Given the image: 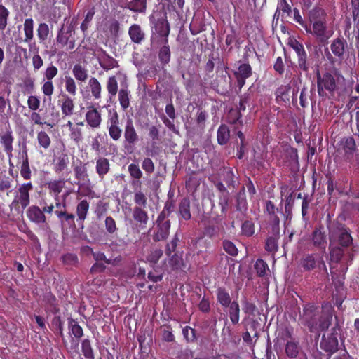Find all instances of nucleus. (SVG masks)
Returning <instances> with one entry per match:
<instances>
[{
  "mask_svg": "<svg viewBox=\"0 0 359 359\" xmlns=\"http://www.w3.org/2000/svg\"><path fill=\"white\" fill-rule=\"evenodd\" d=\"M55 215L58 219L62 227H69L75 229V218L76 215L73 213L68 212L67 210H55Z\"/></svg>",
  "mask_w": 359,
  "mask_h": 359,
  "instance_id": "4be33fe9",
  "label": "nucleus"
},
{
  "mask_svg": "<svg viewBox=\"0 0 359 359\" xmlns=\"http://www.w3.org/2000/svg\"><path fill=\"white\" fill-rule=\"evenodd\" d=\"M20 175L25 180H30L32 177V171L29 167V158L27 154H25V157L23 158L20 166Z\"/></svg>",
  "mask_w": 359,
  "mask_h": 359,
  "instance_id": "13d9d810",
  "label": "nucleus"
},
{
  "mask_svg": "<svg viewBox=\"0 0 359 359\" xmlns=\"http://www.w3.org/2000/svg\"><path fill=\"white\" fill-rule=\"evenodd\" d=\"M217 302L224 308H227L232 303L229 291L224 287H219L216 290Z\"/></svg>",
  "mask_w": 359,
  "mask_h": 359,
  "instance_id": "7c9ffc66",
  "label": "nucleus"
},
{
  "mask_svg": "<svg viewBox=\"0 0 359 359\" xmlns=\"http://www.w3.org/2000/svg\"><path fill=\"white\" fill-rule=\"evenodd\" d=\"M304 29L307 34H311L321 43L326 42L332 34L327 29V21L307 24Z\"/></svg>",
  "mask_w": 359,
  "mask_h": 359,
  "instance_id": "6e6552de",
  "label": "nucleus"
},
{
  "mask_svg": "<svg viewBox=\"0 0 359 359\" xmlns=\"http://www.w3.org/2000/svg\"><path fill=\"white\" fill-rule=\"evenodd\" d=\"M130 90L128 86L122 87L118 93V97L120 105L123 110L130 107Z\"/></svg>",
  "mask_w": 359,
  "mask_h": 359,
  "instance_id": "c03bdc74",
  "label": "nucleus"
},
{
  "mask_svg": "<svg viewBox=\"0 0 359 359\" xmlns=\"http://www.w3.org/2000/svg\"><path fill=\"white\" fill-rule=\"evenodd\" d=\"M37 142L40 147L48 149L51 144V140L48 133L43 130H41L37 133Z\"/></svg>",
  "mask_w": 359,
  "mask_h": 359,
  "instance_id": "bf43d9fd",
  "label": "nucleus"
},
{
  "mask_svg": "<svg viewBox=\"0 0 359 359\" xmlns=\"http://www.w3.org/2000/svg\"><path fill=\"white\" fill-rule=\"evenodd\" d=\"M320 316L318 306L309 303L304 306L300 320L311 332L318 333V322Z\"/></svg>",
  "mask_w": 359,
  "mask_h": 359,
  "instance_id": "20e7f679",
  "label": "nucleus"
},
{
  "mask_svg": "<svg viewBox=\"0 0 359 359\" xmlns=\"http://www.w3.org/2000/svg\"><path fill=\"white\" fill-rule=\"evenodd\" d=\"M72 74L74 79L81 83H84L88 77V69L81 64H76L72 68Z\"/></svg>",
  "mask_w": 359,
  "mask_h": 359,
  "instance_id": "72a5a7b5",
  "label": "nucleus"
},
{
  "mask_svg": "<svg viewBox=\"0 0 359 359\" xmlns=\"http://www.w3.org/2000/svg\"><path fill=\"white\" fill-rule=\"evenodd\" d=\"M123 147L128 151H132L139 140V135L131 118H128L123 129Z\"/></svg>",
  "mask_w": 359,
  "mask_h": 359,
  "instance_id": "1a4fd4ad",
  "label": "nucleus"
},
{
  "mask_svg": "<svg viewBox=\"0 0 359 359\" xmlns=\"http://www.w3.org/2000/svg\"><path fill=\"white\" fill-rule=\"evenodd\" d=\"M229 308V316L233 325H237L240 320V306L237 301H233Z\"/></svg>",
  "mask_w": 359,
  "mask_h": 359,
  "instance_id": "37998d69",
  "label": "nucleus"
},
{
  "mask_svg": "<svg viewBox=\"0 0 359 359\" xmlns=\"http://www.w3.org/2000/svg\"><path fill=\"white\" fill-rule=\"evenodd\" d=\"M88 86L94 99L100 100L101 98L102 85L98 79L95 77H90L88 80Z\"/></svg>",
  "mask_w": 359,
  "mask_h": 359,
  "instance_id": "f704fd0d",
  "label": "nucleus"
},
{
  "mask_svg": "<svg viewBox=\"0 0 359 359\" xmlns=\"http://www.w3.org/2000/svg\"><path fill=\"white\" fill-rule=\"evenodd\" d=\"M61 260L65 265L68 266H75L79 263L77 255L70 252L62 255Z\"/></svg>",
  "mask_w": 359,
  "mask_h": 359,
  "instance_id": "69168bd1",
  "label": "nucleus"
},
{
  "mask_svg": "<svg viewBox=\"0 0 359 359\" xmlns=\"http://www.w3.org/2000/svg\"><path fill=\"white\" fill-rule=\"evenodd\" d=\"M222 247L224 250L232 257L238 255V250L236 245L231 241L224 239L222 241Z\"/></svg>",
  "mask_w": 359,
  "mask_h": 359,
  "instance_id": "338daca9",
  "label": "nucleus"
},
{
  "mask_svg": "<svg viewBox=\"0 0 359 359\" xmlns=\"http://www.w3.org/2000/svg\"><path fill=\"white\" fill-rule=\"evenodd\" d=\"M13 179L8 176H4L0 178V196L6 194V196H10L13 192Z\"/></svg>",
  "mask_w": 359,
  "mask_h": 359,
  "instance_id": "4c0bfd02",
  "label": "nucleus"
},
{
  "mask_svg": "<svg viewBox=\"0 0 359 359\" xmlns=\"http://www.w3.org/2000/svg\"><path fill=\"white\" fill-rule=\"evenodd\" d=\"M81 351L86 359H95L94 350L88 339H85L81 341Z\"/></svg>",
  "mask_w": 359,
  "mask_h": 359,
  "instance_id": "5fc2aeb1",
  "label": "nucleus"
},
{
  "mask_svg": "<svg viewBox=\"0 0 359 359\" xmlns=\"http://www.w3.org/2000/svg\"><path fill=\"white\" fill-rule=\"evenodd\" d=\"M320 263L325 266L323 257L316 253L306 254L300 259V266L305 271L315 269Z\"/></svg>",
  "mask_w": 359,
  "mask_h": 359,
  "instance_id": "2eb2a0df",
  "label": "nucleus"
},
{
  "mask_svg": "<svg viewBox=\"0 0 359 359\" xmlns=\"http://www.w3.org/2000/svg\"><path fill=\"white\" fill-rule=\"evenodd\" d=\"M128 170L130 176L134 180L131 182L133 187H141L142 182L140 180L142 177L143 172L139 165L135 163H131L128 165Z\"/></svg>",
  "mask_w": 359,
  "mask_h": 359,
  "instance_id": "c85d7f7f",
  "label": "nucleus"
},
{
  "mask_svg": "<svg viewBox=\"0 0 359 359\" xmlns=\"http://www.w3.org/2000/svg\"><path fill=\"white\" fill-rule=\"evenodd\" d=\"M179 219L189 221L191 219V201L188 197L182 198L178 205Z\"/></svg>",
  "mask_w": 359,
  "mask_h": 359,
  "instance_id": "a878e982",
  "label": "nucleus"
},
{
  "mask_svg": "<svg viewBox=\"0 0 359 359\" xmlns=\"http://www.w3.org/2000/svg\"><path fill=\"white\" fill-rule=\"evenodd\" d=\"M79 126H83L84 123L83 121L76 123V126L75 128H72L69 131V137L72 140H73L76 144H79L83 140V133L82 130L79 127Z\"/></svg>",
  "mask_w": 359,
  "mask_h": 359,
  "instance_id": "09e8293b",
  "label": "nucleus"
},
{
  "mask_svg": "<svg viewBox=\"0 0 359 359\" xmlns=\"http://www.w3.org/2000/svg\"><path fill=\"white\" fill-rule=\"evenodd\" d=\"M351 233V229L343 222H335L329 227V250L332 262L339 263L346 253L351 260L353 259V251L350 250L353 244Z\"/></svg>",
  "mask_w": 359,
  "mask_h": 359,
  "instance_id": "f257e3e1",
  "label": "nucleus"
},
{
  "mask_svg": "<svg viewBox=\"0 0 359 359\" xmlns=\"http://www.w3.org/2000/svg\"><path fill=\"white\" fill-rule=\"evenodd\" d=\"M65 186V179L50 181L48 183V188L50 193L55 195V199L57 200L58 195L62 192Z\"/></svg>",
  "mask_w": 359,
  "mask_h": 359,
  "instance_id": "79ce46f5",
  "label": "nucleus"
},
{
  "mask_svg": "<svg viewBox=\"0 0 359 359\" xmlns=\"http://www.w3.org/2000/svg\"><path fill=\"white\" fill-rule=\"evenodd\" d=\"M69 164V159L68 155L67 154H62L56 159V163L54 165V171L57 174H60L67 169Z\"/></svg>",
  "mask_w": 359,
  "mask_h": 359,
  "instance_id": "ea45409f",
  "label": "nucleus"
},
{
  "mask_svg": "<svg viewBox=\"0 0 359 359\" xmlns=\"http://www.w3.org/2000/svg\"><path fill=\"white\" fill-rule=\"evenodd\" d=\"M128 8L137 13H144L147 9V0H130Z\"/></svg>",
  "mask_w": 359,
  "mask_h": 359,
  "instance_id": "6e6d98bb",
  "label": "nucleus"
},
{
  "mask_svg": "<svg viewBox=\"0 0 359 359\" xmlns=\"http://www.w3.org/2000/svg\"><path fill=\"white\" fill-rule=\"evenodd\" d=\"M340 150L343 152L344 161L349 164L350 168H359V152L353 137H343L340 141L338 151Z\"/></svg>",
  "mask_w": 359,
  "mask_h": 359,
  "instance_id": "7ed1b4c3",
  "label": "nucleus"
},
{
  "mask_svg": "<svg viewBox=\"0 0 359 359\" xmlns=\"http://www.w3.org/2000/svg\"><path fill=\"white\" fill-rule=\"evenodd\" d=\"M158 60L163 65H167L170 62L171 58V52L168 42L167 43H163V46L160 48L158 51Z\"/></svg>",
  "mask_w": 359,
  "mask_h": 359,
  "instance_id": "49530a36",
  "label": "nucleus"
},
{
  "mask_svg": "<svg viewBox=\"0 0 359 359\" xmlns=\"http://www.w3.org/2000/svg\"><path fill=\"white\" fill-rule=\"evenodd\" d=\"M230 137V131L226 125H221L217 133V139L218 144L220 145H224L226 144Z\"/></svg>",
  "mask_w": 359,
  "mask_h": 359,
  "instance_id": "a18cd8bd",
  "label": "nucleus"
},
{
  "mask_svg": "<svg viewBox=\"0 0 359 359\" xmlns=\"http://www.w3.org/2000/svg\"><path fill=\"white\" fill-rule=\"evenodd\" d=\"M341 327L339 323L337 322L334 326L331 329V332L326 334H323L320 343V348L324 351L327 355H331L338 351V332Z\"/></svg>",
  "mask_w": 359,
  "mask_h": 359,
  "instance_id": "39448f33",
  "label": "nucleus"
},
{
  "mask_svg": "<svg viewBox=\"0 0 359 359\" xmlns=\"http://www.w3.org/2000/svg\"><path fill=\"white\" fill-rule=\"evenodd\" d=\"M107 128L111 140L115 142L121 140L123 129L121 127L119 115L116 110L109 112L107 122Z\"/></svg>",
  "mask_w": 359,
  "mask_h": 359,
  "instance_id": "9d476101",
  "label": "nucleus"
},
{
  "mask_svg": "<svg viewBox=\"0 0 359 359\" xmlns=\"http://www.w3.org/2000/svg\"><path fill=\"white\" fill-rule=\"evenodd\" d=\"M27 208L26 215L30 222L36 224H46V217L39 206L32 205Z\"/></svg>",
  "mask_w": 359,
  "mask_h": 359,
  "instance_id": "aec40b11",
  "label": "nucleus"
},
{
  "mask_svg": "<svg viewBox=\"0 0 359 359\" xmlns=\"http://www.w3.org/2000/svg\"><path fill=\"white\" fill-rule=\"evenodd\" d=\"M34 185L31 181L19 184L14 192V197L9 205L10 210L18 214H22L25 209L29 207L31 202V191Z\"/></svg>",
  "mask_w": 359,
  "mask_h": 359,
  "instance_id": "f03ea898",
  "label": "nucleus"
},
{
  "mask_svg": "<svg viewBox=\"0 0 359 359\" xmlns=\"http://www.w3.org/2000/svg\"><path fill=\"white\" fill-rule=\"evenodd\" d=\"M252 74V67L249 62H245L240 65L238 70L234 72V76L236 79L237 86L241 90L245 83V80L250 77Z\"/></svg>",
  "mask_w": 359,
  "mask_h": 359,
  "instance_id": "a211bd4d",
  "label": "nucleus"
},
{
  "mask_svg": "<svg viewBox=\"0 0 359 359\" xmlns=\"http://www.w3.org/2000/svg\"><path fill=\"white\" fill-rule=\"evenodd\" d=\"M273 231L274 233L273 236H269L265 243V250L270 253H275L278 251L279 238V231L277 227H273Z\"/></svg>",
  "mask_w": 359,
  "mask_h": 359,
  "instance_id": "c756f323",
  "label": "nucleus"
},
{
  "mask_svg": "<svg viewBox=\"0 0 359 359\" xmlns=\"http://www.w3.org/2000/svg\"><path fill=\"white\" fill-rule=\"evenodd\" d=\"M182 334L187 343H195L197 341L196 330L190 326H185L182 329Z\"/></svg>",
  "mask_w": 359,
  "mask_h": 359,
  "instance_id": "e2e57ef3",
  "label": "nucleus"
},
{
  "mask_svg": "<svg viewBox=\"0 0 359 359\" xmlns=\"http://www.w3.org/2000/svg\"><path fill=\"white\" fill-rule=\"evenodd\" d=\"M118 81L115 76H111L108 78L106 88L110 98L116 96L118 92Z\"/></svg>",
  "mask_w": 359,
  "mask_h": 359,
  "instance_id": "603ef678",
  "label": "nucleus"
},
{
  "mask_svg": "<svg viewBox=\"0 0 359 359\" xmlns=\"http://www.w3.org/2000/svg\"><path fill=\"white\" fill-rule=\"evenodd\" d=\"M317 88L320 97H327L329 93H333L337 87L334 76L330 72H325L320 74L318 71L317 74Z\"/></svg>",
  "mask_w": 359,
  "mask_h": 359,
  "instance_id": "423d86ee",
  "label": "nucleus"
},
{
  "mask_svg": "<svg viewBox=\"0 0 359 359\" xmlns=\"http://www.w3.org/2000/svg\"><path fill=\"white\" fill-rule=\"evenodd\" d=\"M87 111L85 114V121L91 128H100L102 123V114L99 107H96L90 103L86 107Z\"/></svg>",
  "mask_w": 359,
  "mask_h": 359,
  "instance_id": "ddd939ff",
  "label": "nucleus"
},
{
  "mask_svg": "<svg viewBox=\"0 0 359 359\" xmlns=\"http://www.w3.org/2000/svg\"><path fill=\"white\" fill-rule=\"evenodd\" d=\"M110 166L109 161L107 158L100 156L96 159L95 171L100 179L104 178L110 170Z\"/></svg>",
  "mask_w": 359,
  "mask_h": 359,
  "instance_id": "cd10ccee",
  "label": "nucleus"
},
{
  "mask_svg": "<svg viewBox=\"0 0 359 359\" xmlns=\"http://www.w3.org/2000/svg\"><path fill=\"white\" fill-rule=\"evenodd\" d=\"M241 234L246 237H251L255 231V224L252 219L245 220L241 227Z\"/></svg>",
  "mask_w": 359,
  "mask_h": 359,
  "instance_id": "4d7b16f0",
  "label": "nucleus"
},
{
  "mask_svg": "<svg viewBox=\"0 0 359 359\" xmlns=\"http://www.w3.org/2000/svg\"><path fill=\"white\" fill-rule=\"evenodd\" d=\"M242 111L238 109H231L226 117V122L231 125L243 126Z\"/></svg>",
  "mask_w": 359,
  "mask_h": 359,
  "instance_id": "e433bc0d",
  "label": "nucleus"
},
{
  "mask_svg": "<svg viewBox=\"0 0 359 359\" xmlns=\"http://www.w3.org/2000/svg\"><path fill=\"white\" fill-rule=\"evenodd\" d=\"M297 63L299 69L304 72H308L310 67V61L308 60V56L306 50L297 55Z\"/></svg>",
  "mask_w": 359,
  "mask_h": 359,
  "instance_id": "052dcab7",
  "label": "nucleus"
},
{
  "mask_svg": "<svg viewBox=\"0 0 359 359\" xmlns=\"http://www.w3.org/2000/svg\"><path fill=\"white\" fill-rule=\"evenodd\" d=\"M36 33L39 43H42L45 42L48 39L50 34L48 25L45 22L39 23L36 29Z\"/></svg>",
  "mask_w": 359,
  "mask_h": 359,
  "instance_id": "3c124183",
  "label": "nucleus"
},
{
  "mask_svg": "<svg viewBox=\"0 0 359 359\" xmlns=\"http://www.w3.org/2000/svg\"><path fill=\"white\" fill-rule=\"evenodd\" d=\"M74 32L71 26L67 29L62 27L57 32L56 36V43L61 48H65L66 50H72L75 48Z\"/></svg>",
  "mask_w": 359,
  "mask_h": 359,
  "instance_id": "9b49d317",
  "label": "nucleus"
},
{
  "mask_svg": "<svg viewBox=\"0 0 359 359\" xmlns=\"http://www.w3.org/2000/svg\"><path fill=\"white\" fill-rule=\"evenodd\" d=\"M291 88L289 85H281L279 86L276 92V99L278 102H287L290 101V90Z\"/></svg>",
  "mask_w": 359,
  "mask_h": 359,
  "instance_id": "a19ab883",
  "label": "nucleus"
},
{
  "mask_svg": "<svg viewBox=\"0 0 359 359\" xmlns=\"http://www.w3.org/2000/svg\"><path fill=\"white\" fill-rule=\"evenodd\" d=\"M97 60L100 67L105 71L119 67L118 62L103 49H100V53L97 55Z\"/></svg>",
  "mask_w": 359,
  "mask_h": 359,
  "instance_id": "6ab92c4d",
  "label": "nucleus"
},
{
  "mask_svg": "<svg viewBox=\"0 0 359 359\" xmlns=\"http://www.w3.org/2000/svg\"><path fill=\"white\" fill-rule=\"evenodd\" d=\"M10 91L8 93V97L6 98L4 96H0V120L7 121L8 120V113L11 111V106L10 100L8 98Z\"/></svg>",
  "mask_w": 359,
  "mask_h": 359,
  "instance_id": "c9c22d12",
  "label": "nucleus"
},
{
  "mask_svg": "<svg viewBox=\"0 0 359 359\" xmlns=\"http://www.w3.org/2000/svg\"><path fill=\"white\" fill-rule=\"evenodd\" d=\"M68 327L71 333L76 339H80L83 335V330L81 326H80L78 322L72 318H68Z\"/></svg>",
  "mask_w": 359,
  "mask_h": 359,
  "instance_id": "de8ad7c7",
  "label": "nucleus"
},
{
  "mask_svg": "<svg viewBox=\"0 0 359 359\" xmlns=\"http://www.w3.org/2000/svg\"><path fill=\"white\" fill-rule=\"evenodd\" d=\"M9 15L8 9L0 4V30L4 31L6 28Z\"/></svg>",
  "mask_w": 359,
  "mask_h": 359,
  "instance_id": "0e129e2a",
  "label": "nucleus"
},
{
  "mask_svg": "<svg viewBox=\"0 0 359 359\" xmlns=\"http://www.w3.org/2000/svg\"><path fill=\"white\" fill-rule=\"evenodd\" d=\"M285 336L286 338L290 339L285 346L286 355L292 359L297 358L301 351L299 342L292 337V332L287 328L285 330Z\"/></svg>",
  "mask_w": 359,
  "mask_h": 359,
  "instance_id": "dca6fc26",
  "label": "nucleus"
},
{
  "mask_svg": "<svg viewBox=\"0 0 359 359\" xmlns=\"http://www.w3.org/2000/svg\"><path fill=\"white\" fill-rule=\"evenodd\" d=\"M34 20L32 18H26L23 23V32L25 38L23 42H29L34 40Z\"/></svg>",
  "mask_w": 359,
  "mask_h": 359,
  "instance_id": "58836bf2",
  "label": "nucleus"
},
{
  "mask_svg": "<svg viewBox=\"0 0 359 359\" xmlns=\"http://www.w3.org/2000/svg\"><path fill=\"white\" fill-rule=\"evenodd\" d=\"M171 227L170 221L163 223L154 222L152 238L154 242L166 241L169 236Z\"/></svg>",
  "mask_w": 359,
  "mask_h": 359,
  "instance_id": "4468645a",
  "label": "nucleus"
},
{
  "mask_svg": "<svg viewBox=\"0 0 359 359\" xmlns=\"http://www.w3.org/2000/svg\"><path fill=\"white\" fill-rule=\"evenodd\" d=\"M326 12L320 7H314L308 13V18L310 23L326 21Z\"/></svg>",
  "mask_w": 359,
  "mask_h": 359,
  "instance_id": "473e14b6",
  "label": "nucleus"
},
{
  "mask_svg": "<svg viewBox=\"0 0 359 359\" xmlns=\"http://www.w3.org/2000/svg\"><path fill=\"white\" fill-rule=\"evenodd\" d=\"M133 218L137 222L139 227L144 229L149 221V215L144 208L135 206L133 209Z\"/></svg>",
  "mask_w": 359,
  "mask_h": 359,
  "instance_id": "bb28decb",
  "label": "nucleus"
},
{
  "mask_svg": "<svg viewBox=\"0 0 359 359\" xmlns=\"http://www.w3.org/2000/svg\"><path fill=\"white\" fill-rule=\"evenodd\" d=\"M14 137L11 128L0 135V144L8 158L13 156Z\"/></svg>",
  "mask_w": 359,
  "mask_h": 359,
  "instance_id": "412c9836",
  "label": "nucleus"
},
{
  "mask_svg": "<svg viewBox=\"0 0 359 359\" xmlns=\"http://www.w3.org/2000/svg\"><path fill=\"white\" fill-rule=\"evenodd\" d=\"M65 90L71 95L75 96L76 95V84L75 79L72 78L69 75H65Z\"/></svg>",
  "mask_w": 359,
  "mask_h": 359,
  "instance_id": "680f3d73",
  "label": "nucleus"
},
{
  "mask_svg": "<svg viewBox=\"0 0 359 359\" xmlns=\"http://www.w3.org/2000/svg\"><path fill=\"white\" fill-rule=\"evenodd\" d=\"M346 47L347 41L341 36L334 39L330 44V50L332 53L336 57L340 60L343 59Z\"/></svg>",
  "mask_w": 359,
  "mask_h": 359,
  "instance_id": "b1692460",
  "label": "nucleus"
},
{
  "mask_svg": "<svg viewBox=\"0 0 359 359\" xmlns=\"http://www.w3.org/2000/svg\"><path fill=\"white\" fill-rule=\"evenodd\" d=\"M254 268L259 277H264L267 276L269 272V268L267 263L262 259H258L256 261Z\"/></svg>",
  "mask_w": 359,
  "mask_h": 359,
  "instance_id": "864d4df0",
  "label": "nucleus"
},
{
  "mask_svg": "<svg viewBox=\"0 0 359 359\" xmlns=\"http://www.w3.org/2000/svg\"><path fill=\"white\" fill-rule=\"evenodd\" d=\"M313 248L325 252L327 247V235L323 224L316 225L310 235Z\"/></svg>",
  "mask_w": 359,
  "mask_h": 359,
  "instance_id": "f8f14e48",
  "label": "nucleus"
},
{
  "mask_svg": "<svg viewBox=\"0 0 359 359\" xmlns=\"http://www.w3.org/2000/svg\"><path fill=\"white\" fill-rule=\"evenodd\" d=\"M74 172L75 178L77 179L78 180H85L88 177L87 168L85 165H83L81 163L79 165H76L74 168Z\"/></svg>",
  "mask_w": 359,
  "mask_h": 359,
  "instance_id": "774afa93",
  "label": "nucleus"
},
{
  "mask_svg": "<svg viewBox=\"0 0 359 359\" xmlns=\"http://www.w3.org/2000/svg\"><path fill=\"white\" fill-rule=\"evenodd\" d=\"M58 104L60 107L63 117L70 116L74 114L75 104L73 99L68 95H62L61 98L58 100Z\"/></svg>",
  "mask_w": 359,
  "mask_h": 359,
  "instance_id": "5701e85b",
  "label": "nucleus"
},
{
  "mask_svg": "<svg viewBox=\"0 0 359 359\" xmlns=\"http://www.w3.org/2000/svg\"><path fill=\"white\" fill-rule=\"evenodd\" d=\"M90 209V203L86 199L79 201L76 207V222L79 225L83 226V222L87 218Z\"/></svg>",
  "mask_w": 359,
  "mask_h": 359,
  "instance_id": "393cba45",
  "label": "nucleus"
},
{
  "mask_svg": "<svg viewBox=\"0 0 359 359\" xmlns=\"http://www.w3.org/2000/svg\"><path fill=\"white\" fill-rule=\"evenodd\" d=\"M332 321V315L331 313H327L320 316L318 322V332L320 330L325 331L329 328ZM318 336H320L319 332L317 333Z\"/></svg>",
  "mask_w": 359,
  "mask_h": 359,
  "instance_id": "8fccbe9b",
  "label": "nucleus"
},
{
  "mask_svg": "<svg viewBox=\"0 0 359 359\" xmlns=\"http://www.w3.org/2000/svg\"><path fill=\"white\" fill-rule=\"evenodd\" d=\"M219 71V67H217V77L216 79L210 83V86L212 88L215 90L217 92L224 93L227 90V89L230 87L231 85V77L226 70L224 71V74L223 72L222 74L218 75Z\"/></svg>",
  "mask_w": 359,
  "mask_h": 359,
  "instance_id": "f3484780",
  "label": "nucleus"
},
{
  "mask_svg": "<svg viewBox=\"0 0 359 359\" xmlns=\"http://www.w3.org/2000/svg\"><path fill=\"white\" fill-rule=\"evenodd\" d=\"M128 34L131 41L137 44H140L144 39V33L137 24H133L129 27Z\"/></svg>",
  "mask_w": 359,
  "mask_h": 359,
  "instance_id": "2f4dec72",
  "label": "nucleus"
},
{
  "mask_svg": "<svg viewBox=\"0 0 359 359\" xmlns=\"http://www.w3.org/2000/svg\"><path fill=\"white\" fill-rule=\"evenodd\" d=\"M158 18L155 15L149 16V21L154 28L155 32L160 36L163 38V43H167L168 41V36L170 32V26L167 20V13H161L159 12Z\"/></svg>",
  "mask_w": 359,
  "mask_h": 359,
  "instance_id": "0eeeda50",
  "label": "nucleus"
}]
</instances>
